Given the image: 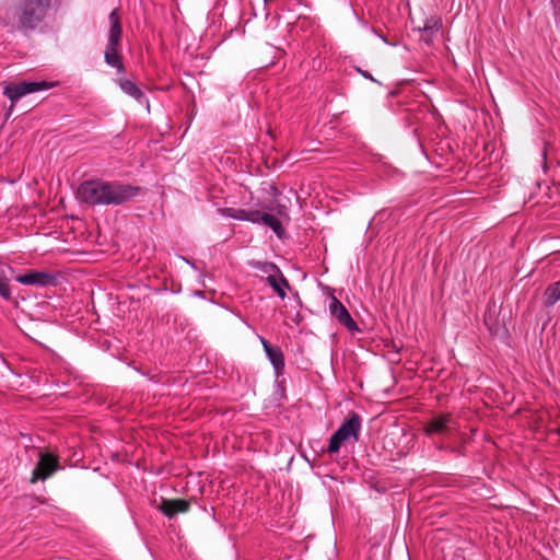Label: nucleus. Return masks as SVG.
Segmentation results:
<instances>
[{"label":"nucleus","mask_w":560,"mask_h":560,"mask_svg":"<svg viewBox=\"0 0 560 560\" xmlns=\"http://www.w3.org/2000/svg\"><path fill=\"white\" fill-rule=\"evenodd\" d=\"M556 432H557L558 434H560V428H558V429L556 430Z\"/></svg>","instance_id":"21"},{"label":"nucleus","mask_w":560,"mask_h":560,"mask_svg":"<svg viewBox=\"0 0 560 560\" xmlns=\"http://www.w3.org/2000/svg\"><path fill=\"white\" fill-rule=\"evenodd\" d=\"M329 312L332 317H335L341 325L347 327L349 330H358V326L353 318L351 317L348 310L335 296L330 298Z\"/></svg>","instance_id":"7"},{"label":"nucleus","mask_w":560,"mask_h":560,"mask_svg":"<svg viewBox=\"0 0 560 560\" xmlns=\"http://www.w3.org/2000/svg\"><path fill=\"white\" fill-rule=\"evenodd\" d=\"M15 281L24 285L45 287L52 283L54 277L44 271H30L27 273L16 276Z\"/></svg>","instance_id":"8"},{"label":"nucleus","mask_w":560,"mask_h":560,"mask_svg":"<svg viewBox=\"0 0 560 560\" xmlns=\"http://www.w3.org/2000/svg\"><path fill=\"white\" fill-rule=\"evenodd\" d=\"M154 503L158 505V508L162 511V513L172 518L175 514V501L174 500H166L163 497H161L160 502H158L156 499H154Z\"/></svg>","instance_id":"16"},{"label":"nucleus","mask_w":560,"mask_h":560,"mask_svg":"<svg viewBox=\"0 0 560 560\" xmlns=\"http://www.w3.org/2000/svg\"><path fill=\"white\" fill-rule=\"evenodd\" d=\"M13 272L14 269L0 259V296L5 301L11 300L12 296L9 282Z\"/></svg>","instance_id":"10"},{"label":"nucleus","mask_w":560,"mask_h":560,"mask_svg":"<svg viewBox=\"0 0 560 560\" xmlns=\"http://www.w3.org/2000/svg\"><path fill=\"white\" fill-rule=\"evenodd\" d=\"M360 428L361 419L359 415L352 413L350 418L331 435L328 452L336 453L342 443L350 440L358 441Z\"/></svg>","instance_id":"4"},{"label":"nucleus","mask_w":560,"mask_h":560,"mask_svg":"<svg viewBox=\"0 0 560 560\" xmlns=\"http://www.w3.org/2000/svg\"><path fill=\"white\" fill-rule=\"evenodd\" d=\"M267 281L281 299L287 296L285 289L289 288V283L285 278L269 275Z\"/></svg>","instance_id":"13"},{"label":"nucleus","mask_w":560,"mask_h":560,"mask_svg":"<svg viewBox=\"0 0 560 560\" xmlns=\"http://www.w3.org/2000/svg\"><path fill=\"white\" fill-rule=\"evenodd\" d=\"M57 469H59L57 458L49 453H40L39 460L33 470L32 481H35L37 479L45 480L46 478L51 476Z\"/></svg>","instance_id":"6"},{"label":"nucleus","mask_w":560,"mask_h":560,"mask_svg":"<svg viewBox=\"0 0 560 560\" xmlns=\"http://www.w3.org/2000/svg\"><path fill=\"white\" fill-rule=\"evenodd\" d=\"M261 223L269 226L279 237H281L284 233L282 224L279 219L269 213H262Z\"/></svg>","instance_id":"15"},{"label":"nucleus","mask_w":560,"mask_h":560,"mask_svg":"<svg viewBox=\"0 0 560 560\" xmlns=\"http://www.w3.org/2000/svg\"><path fill=\"white\" fill-rule=\"evenodd\" d=\"M452 422L450 415H442L430 420L425 428L428 434H442L450 429Z\"/></svg>","instance_id":"11"},{"label":"nucleus","mask_w":560,"mask_h":560,"mask_svg":"<svg viewBox=\"0 0 560 560\" xmlns=\"http://www.w3.org/2000/svg\"><path fill=\"white\" fill-rule=\"evenodd\" d=\"M56 83L47 82V81H22L15 84H10L3 88V94L12 102L16 103L21 97L35 93L38 91H45L52 86Z\"/></svg>","instance_id":"5"},{"label":"nucleus","mask_w":560,"mask_h":560,"mask_svg":"<svg viewBox=\"0 0 560 560\" xmlns=\"http://www.w3.org/2000/svg\"><path fill=\"white\" fill-rule=\"evenodd\" d=\"M546 304L552 305L560 300V282L550 285L546 289Z\"/></svg>","instance_id":"18"},{"label":"nucleus","mask_w":560,"mask_h":560,"mask_svg":"<svg viewBox=\"0 0 560 560\" xmlns=\"http://www.w3.org/2000/svg\"><path fill=\"white\" fill-rule=\"evenodd\" d=\"M440 20L432 18L431 20L424 23L423 27L419 26V31L421 33L420 39L429 45L432 40V36L440 30Z\"/></svg>","instance_id":"12"},{"label":"nucleus","mask_w":560,"mask_h":560,"mask_svg":"<svg viewBox=\"0 0 560 560\" xmlns=\"http://www.w3.org/2000/svg\"><path fill=\"white\" fill-rule=\"evenodd\" d=\"M117 83L125 94L135 98L139 104L147 105V107L149 108L148 98L145 97L144 93L132 81L128 79H118Z\"/></svg>","instance_id":"9"},{"label":"nucleus","mask_w":560,"mask_h":560,"mask_svg":"<svg viewBox=\"0 0 560 560\" xmlns=\"http://www.w3.org/2000/svg\"><path fill=\"white\" fill-rule=\"evenodd\" d=\"M141 192V187L120 182L92 179L81 183L78 187V198L90 206H119Z\"/></svg>","instance_id":"2"},{"label":"nucleus","mask_w":560,"mask_h":560,"mask_svg":"<svg viewBox=\"0 0 560 560\" xmlns=\"http://www.w3.org/2000/svg\"><path fill=\"white\" fill-rule=\"evenodd\" d=\"M246 211L244 209H235V208H221L219 212L228 218H232L240 221H245Z\"/></svg>","instance_id":"17"},{"label":"nucleus","mask_w":560,"mask_h":560,"mask_svg":"<svg viewBox=\"0 0 560 560\" xmlns=\"http://www.w3.org/2000/svg\"><path fill=\"white\" fill-rule=\"evenodd\" d=\"M108 21H109V31H108V43L106 45L105 56H104L105 62L108 66L116 68L119 72H124L125 68H124L121 57L118 51L119 47H120L121 36H122V28H121L120 19H119V15H118V12L116 9L109 13Z\"/></svg>","instance_id":"3"},{"label":"nucleus","mask_w":560,"mask_h":560,"mask_svg":"<svg viewBox=\"0 0 560 560\" xmlns=\"http://www.w3.org/2000/svg\"><path fill=\"white\" fill-rule=\"evenodd\" d=\"M264 348L273 366L279 370L283 366V354L279 349L272 348L267 341L262 340Z\"/></svg>","instance_id":"14"},{"label":"nucleus","mask_w":560,"mask_h":560,"mask_svg":"<svg viewBox=\"0 0 560 560\" xmlns=\"http://www.w3.org/2000/svg\"><path fill=\"white\" fill-rule=\"evenodd\" d=\"M262 213L258 210H247L245 221H249L253 223L261 222Z\"/></svg>","instance_id":"19"},{"label":"nucleus","mask_w":560,"mask_h":560,"mask_svg":"<svg viewBox=\"0 0 560 560\" xmlns=\"http://www.w3.org/2000/svg\"><path fill=\"white\" fill-rule=\"evenodd\" d=\"M51 10L52 0H13L0 14V24L9 33H27L42 24Z\"/></svg>","instance_id":"1"},{"label":"nucleus","mask_w":560,"mask_h":560,"mask_svg":"<svg viewBox=\"0 0 560 560\" xmlns=\"http://www.w3.org/2000/svg\"><path fill=\"white\" fill-rule=\"evenodd\" d=\"M190 505V501L177 499V514L187 512Z\"/></svg>","instance_id":"20"}]
</instances>
